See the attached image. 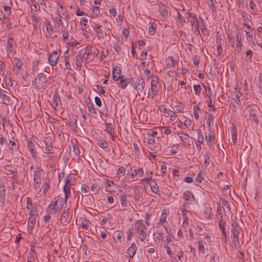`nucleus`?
<instances>
[{
  "mask_svg": "<svg viewBox=\"0 0 262 262\" xmlns=\"http://www.w3.org/2000/svg\"><path fill=\"white\" fill-rule=\"evenodd\" d=\"M191 60L192 61L193 63L194 64V66L198 67V65L200 61V57L198 56L194 55L192 56Z\"/></svg>",
  "mask_w": 262,
  "mask_h": 262,
  "instance_id": "338daca9",
  "label": "nucleus"
},
{
  "mask_svg": "<svg viewBox=\"0 0 262 262\" xmlns=\"http://www.w3.org/2000/svg\"><path fill=\"white\" fill-rule=\"evenodd\" d=\"M246 38L248 44L251 47L255 46L256 43L253 36V32L245 31Z\"/></svg>",
  "mask_w": 262,
  "mask_h": 262,
  "instance_id": "4468645a",
  "label": "nucleus"
},
{
  "mask_svg": "<svg viewBox=\"0 0 262 262\" xmlns=\"http://www.w3.org/2000/svg\"><path fill=\"white\" fill-rule=\"evenodd\" d=\"M42 170L39 168H36V170L34 171V181L36 184H40L41 180V173Z\"/></svg>",
  "mask_w": 262,
  "mask_h": 262,
  "instance_id": "4be33fe9",
  "label": "nucleus"
},
{
  "mask_svg": "<svg viewBox=\"0 0 262 262\" xmlns=\"http://www.w3.org/2000/svg\"><path fill=\"white\" fill-rule=\"evenodd\" d=\"M207 138V142L210 148H213L214 145V137L213 133L211 132L209 134L208 137L206 136Z\"/></svg>",
  "mask_w": 262,
  "mask_h": 262,
  "instance_id": "f704fd0d",
  "label": "nucleus"
},
{
  "mask_svg": "<svg viewBox=\"0 0 262 262\" xmlns=\"http://www.w3.org/2000/svg\"><path fill=\"white\" fill-rule=\"evenodd\" d=\"M168 212L167 211H164L162 213L161 216L159 219V223L162 225L167 230V226L168 225L167 222L166 221L167 217L168 215Z\"/></svg>",
  "mask_w": 262,
  "mask_h": 262,
  "instance_id": "6ab92c4d",
  "label": "nucleus"
},
{
  "mask_svg": "<svg viewBox=\"0 0 262 262\" xmlns=\"http://www.w3.org/2000/svg\"><path fill=\"white\" fill-rule=\"evenodd\" d=\"M216 4L217 2L216 0H209V2H208V5L212 12H215L216 10Z\"/></svg>",
  "mask_w": 262,
  "mask_h": 262,
  "instance_id": "79ce46f5",
  "label": "nucleus"
},
{
  "mask_svg": "<svg viewBox=\"0 0 262 262\" xmlns=\"http://www.w3.org/2000/svg\"><path fill=\"white\" fill-rule=\"evenodd\" d=\"M6 190L4 186H0V202L2 203H5V202Z\"/></svg>",
  "mask_w": 262,
  "mask_h": 262,
  "instance_id": "a19ab883",
  "label": "nucleus"
},
{
  "mask_svg": "<svg viewBox=\"0 0 262 262\" xmlns=\"http://www.w3.org/2000/svg\"><path fill=\"white\" fill-rule=\"evenodd\" d=\"M30 9H31V14H37V12L38 11L40 10V9H38L37 8V6L36 4H32L30 6Z\"/></svg>",
  "mask_w": 262,
  "mask_h": 262,
  "instance_id": "680f3d73",
  "label": "nucleus"
},
{
  "mask_svg": "<svg viewBox=\"0 0 262 262\" xmlns=\"http://www.w3.org/2000/svg\"><path fill=\"white\" fill-rule=\"evenodd\" d=\"M193 114H194V117L196 120L198 119L200 116V107L197 106L195 105L193 106Z\"/></svg>",
  "mask_w": 262,
  "mask_h": 262,
  "instance_id": "864d4df0",
  "label": "nucleus"
},
{
  "mask_svg": "<svg viewBox=\"0 0 262 262\" xmlns=\"http://www.w3.org/2000/svg\"><path fill=\"white\" fill-rule=\"evenodd\" d=\"M214 122V118L213 116L210 114L207 119L206 124L208 127L212 126Z\"/></svg>",
  "mask_w": 262,
  "mask_h": 262,
  "instance_id": "bf43d9fd",
  "label": "nucleus"
},
{
  "mask_svg": "<svg viewBox=\"0 0 262 262\" xmlns=\"http://www.w3.org/2000/svg\"><path fill=\"white\" fill-rule=\"evenodd\" d=\"M232 140L233 144L235 145L237 141V129L235 126H233L231 129Z\"/></svg>",
  "mask_w": 262,
  "mask_h": 262,
  "instance_id": "e433bc0d",
  "label": "nucleus"
},
{
  "mask_svg": "<svg viewBox=\"0 0 262 262\" xmlns=\"http://www.w3.org/2000/svg\"><path fill=\"white\" fill-rule=\"evenodd\" d=\"M177 134L178 135H180L179 137L182 141L188 140L189 138V135L186 133H184L182 131L178 132Z\"/></svg>",
  "mask_w": 262,
  "mask_h": 262,
  "instance_id": "052dcab7",
  "label": "nucleus"
},
{
  "mask_svg": "<svg viewBox=\"0 0 262 262\" xmlns=\"http://www.w3.org/2000/svg\"><path fill=\"white\" fill-rule=\"evenodd\" d=\"M167 66L175 68L178 66V60L172 57H168L166 59Z\"/></svg>",
  "mask_w": 262,
  "mask_h": 262,
  "instance_id": "c756f323",
  "label": "nucleus"
},
{
  "mask_svg": "<svg viewBox=\"0 0 262 262\" xmlns=\"http://www.w3.org/2000/svg\"><path fill=\"white\" fill-rule=\"evenodd\" d=\"M158 81L157 77H155L151 78V88L150 89V91L148 93V97H150L151 96V98H154V96H155L156 93L158 92Z\"/></svg>",
  "mask_w": 262,
  "mask_h": 262,
  "instance_id": "0eeeda50",
  "label": "nucleus"
},
{
  "mask_svg": "<svg viewBox=\"0 0 262 262\" xmlns=\"http://www.w3.org/2000/svg\"><path fill=\"white\" fill-rule=\"evenodd\" d=\"M200 26L202 33L204 35L208 34V30L205 25V22L202 17L200 18Z\"/></svg>",
  "mask_w": 262,
  "mask_h": 262,
  "instance_id": "a18cd8bd",
  "label": "nucleus"
},
{
  "mask_svg": "<svg viewBox=\"0 0 262 262\" xmlns=\"http://www.w3.org/2000/svg\"><path fill=\"white\" fill-rule=\"evenodd\" d=\"M105 125V130L110 135L113 134V132H115L113 124L111 123L104 122Z\"/></svg>",
  "mask_w": 262,
  "mask_h": 262,
  "instance_id": "58836bf2",
  "label": "nucleus"
},
{
  "mask_svg": "<svg viewBox=\"0 0 262 262\" xmlns=\"http://www.w3.org/2000/svg\"><path fill=\"white\" fill-rule=\"evenodd\" d=\"M91 27L96 33V36L98 39L103 38V33L102 32L101 26L96 23L91 22Z\"/></svg>",
  "mask_w": 262,
  "mask_h": 262,
  "instance_id": "9d476101",
  "label": "nucleus"
},
{
  "mask_svg": "<svg viewBox=\"0 0 262 262\" xmlns=\"http://www.w3.org/2000/svg\"><path fill=\"white\" fill-rule=\"evenodd\" d=\"M45 144V149L47 151H50L52 149V146L51 144V139L49 138H46L44 140Z\"/></svg>",
  "mask_w": 262,
  "mask_h": 262,
  "instance_id": "37998d69",
  "label": "nucleus"
},
{
  "mask_svg": "<svg viewBox=\"0 0 262 262\" xmlns=\"http://www.w3.org/2000/svg\"><path fill=\"white\" fill-rule=\"evenodd\" d=\"M135 230L138 237L142 242H144L147 237L148 229L143 221L142 220H137L134 224Z\"/></svg>",
  "mask_w": 262,
  "mask_h": 262,
  "instance_id": "7ed1b4c3",
  "label": "nucleus"
},
{
  "mask_svg": "<svg viewBox=\"0 0 262 262\" xmlns=\"http://www.w3.org/2000/svg\"><path fill=\"white\" fill-rule=\"evenodd\" d=\"M119 80H120L119 86L122 89L126 88L128 84H132V79L128 78H125L122 77Z\"/></svg>",
  "mask_w": 262,
  "mask_h": 262,
  "instance_id": "393cba45",
  "label": "nucleus"
},
{
  "mask_svg": "<svg viewBox=\"0 0 262 262\" xmlns=\"http://www.w3.org/2000/svg\"><path fill=\"white\" fill-rule=\"evenodd\" d=\"M226 224V222L223 221V220L220 221V222H219V228H220V230L222 231V236H223L222 238H224L225 241H226V236H227V234H226V230L225 228Z\"/></svg>",
  "mask_w": 262,
  "mask_h": 262,
  "instance_id": "c85d7f7f",
  "label": "nucleus"
},
{
  "mask_svg": "<svg viewBox=\"0 0 262 262\" xmlns=\"http://www.w3.org/2000/svg\"><path fill=\"white\" fill-rule=\"evenodd\" d=\"M257 106L252 107L249 111V115L253 120L256 123H258L259 120L257 116Z\"/></svg>",
  "mask_w": 262,
  "mask_h": 262,
  "instance_id": "5701e85b",
  "label": "nucleus"
},
{
  "mask_svg": "<svg viewBox=\"0 0 262 262\" xmlns=\"http://www.w3.org/2000/svg\"><path fill=\"white\" fill-rule=\"evenodd\" d=\"M174 253L178 257L180 261H182V258L183 257V252L181 248L179 247H176L174 249Z\"/></svg>",
  "mask_w": 262,
  "mask_h": 262,
  "instance_id": "de8ad7c7",
  "label": "nucleus"
},
{
  "mask_svg": "<svg viewBox=\"0 0 262 262\" xmlns=\"http://www.w3.org/2000/svg\"><path fill=\"white\" fill-rule=\"evenodd\" d=\"M159 9L162 17L163 18H167L168 15V12L166 6L164 4H161L159 5Z\"/></svg>",
  "mask_w": 262,
  "mask_h": 262,
  "instance_id": "cd10ccee",
  "label": "nucleus"
},
{
  "mask_svg": "<svg viewBox=\"0 0 262 262\" xmlns=\"http://www.w3.org/2000/svg\"><path fill=\"white\" fill-rule=\"evenodd\" d=\"M187 20L191 23L192 27L199 26L198 20L194 14L188 12L187 14Z\"/></svg>",
  "mask_w": 262,
  "mask_h": 262,
  "instance_id": "a211bd4d",
  "label": "nucleus"
},
{
  "mask_svg": "<svg viewBox=\"0 0 262 262\" xmlns=\"http://www.w3.org/2000/svg\"><path fill=\"white\" fill-rule=\"evenodd\" d=\"M36 215H29V217L28 219V231L29 232H31L34 226L35 225L36 220H35V216Z\"/></svg>",
  "mask_w": 262,
  "mask_h": 262,
  "instance_id": "412c9836",
  "label": "nucleus"
},
{
  "mask_svg": "<svg viewBox=\"0 0 262 262\" xmlns=\"http://www.w3.org/2000/svg\"><path fill=\"white\" fill-rule=\"evenodd\" d=\"M156 31V28L155 25L151 23L149 24V28H148V32L150 35H154Z\"/></svg>",
  "mask_w": 262,
  "mask_h": 262,
  "instance_id": "13d9d810",
  "label": "nucleus"
},
{
  "mask_svg": "<svg viewBox=\"0 0 262 262\" xmlns=\"http://www.w3.org/2000/svg\"><path fill=\"white\" fill-rule=\"evenodd\" d=\"M121 69L120 68L116 66L113 68V79L115 81H118L121 77L123 76H121Z\"/></svg>",
  "mask_w": 262,
  "mask_h": 262,
  "instance_id": "b1692460",
  "label": "nucleus"
},
{
  "mask_svg": "<svg viewBox=\"0 0 262 262\" xmlns=\"http://www.w3.org/2000/svg\"><path fill=\"white\" fill-rule=\"evenodd\" d=\"M206 243L203 240L200 239L198 241V248L200 252H201L202 254H204L205 253V247Z\"/></svg>",
  "mask_w": 262,
  "mask_h": 262,
  "instance_id": "72a5a7b5",
  "label": "nucleus"
},
{
  "mask_svg": "<svg viewBox=\"0 0 262 262\" xmlns=\"http://www.w3.org/2000/svg\"><path fill=\"white\" fill-rule=\"evenodd\" d=\"M204 173L202 171L200 172L198 174V176H196L194 181V184L196 186H199V184L202 182V180L204 179Z\"/></svg>",
  "mask_w": 262,
  "mask_h": 262,
  "instance_id": "ea45409f",
  "label": "nucleus"
},
{
  "mask_svg": "<svg viewBox=\"0 0 262 262\" xmlns=\"http://www.w3.org/2000/svg\"><path fill=\"white\" fill-rule=\"evenodd\" d=\"M52 105L56 110H60L61 108V103L60 97L58 96H54Z\"/></svg>",
  "mask_w": 262,
  "mask_h": 262,
  "instance_id": "bb28decb",
  "label": "nucleus"
},
{
  "mask_svg": "<svg viewBox=\"0 0 262 262\" xmlns=\"http://www.w3.org/2000/svg\"><path fill=\"white\" fill-rule=\"evenodd\" d=\"M198 140L195 142L196 146L199 151H200L202 149V144L204 142V137L203 135L201 132L198 133Z\"/></svg>",
  "mask_w": 262,
  "mask_h": 262,
  "instance_id": "aec40b11",
  "label": "nucleus"
},
{
  "mask_svg": "<svg viewBox=\"0 0 262 262\" xmlns=\"http://www.w3.org/2000/svg\"><path fill=\"white\" fill-rule=\"evenodd\" d=\"M193 90L195 95H199L201 94L202 91V88L200 84H195L193 85Z\"/></svg>",
  "mask_w": 262,
  "mask_h": 262,
  "instance_id": "e2e57ef3",
  "label": "nucleus"
},
{
  "mask_svg": "<svg viewBox=\"0 0 262 262\" xmlns=\"http://www.w3.org/2000/svg\"><path fill=\"white\" fill-rule=\"evenodd\" d=\"M91 189L94 194H96L98 192L100 189V186L98 183H93L91 186Z\"/></svg>",
  "mask_w": 262,
  "mask_h": 262,
  "instance_id": "6e6d98bb",
  "label": "nucleus"
},
{
  "mask_svg": "<svg viewBox=\"0 0 262 262\" xmlns=\"http://www.w3.org/2000/svg\"><path fill=\"white\" fill-rule=\"evenodd\" d=\"M148 183L150 186L152 192L156 194H159V189L157 183L153 180H150Z\"/></svg>",
  "mask_w": 262,
  "mask_h": 262,
  "instance_id": "2f4dec72",
  "label": "nucleus"
},
{
  "mask_svg": "<svg viewBox=\"0 0 262 262\" xmlns=\"http://www.w3.org/2000/svg\"><path fill=\"white\" fill-rule=\"evenodd\" d=\"M177 111L178 113H183L185 110V105L182 103H178L177 105H175Z\"/></svg>",
  "mask_w": 262,
  "mask_h": 262,
  "instance_id": "5fc2aeb1",
  "label": "nucleus"
},
{
  "mask_svg": "<svg viewBox=\"0 0 262 262\" xmlns=\"http://www.w3.org/2000/svg\"><path fill=\"white\" fill-rule=\"evenodd\" d=\"M234 93L235 94V97L236 98H240L241 97V87L238 85V83H236V85L234 88Z\"/></svg>",
  "mask_w": 262,
  "mask_h": 262,
  "instance_id": "8fccbe9b",
  "label": "nucleus"
},
{
  "mask_svg": "<svg viewBox=\"0 0 262 262\" xmlns=\"http://www.w3.org/2000/svg\"><path fill=\"white\" fill-rule=\"evenodd\" d=\"M4 169L7 172H10L12 174L16 175L17 173L16 170L11 165H7L5 166Z\"/></svg>",
  "mask_w": 262,
  "mask_h": 262,
  "instance_id": "603ef678",
  "label": "nucleus"
},
{
  "mask_svg": "<svg viewBox=\"0 0 262 262\" xmlns=\"http://www.w3.org/2000/svg\"><path fill=\"white\" fill-rule=\"evenodd\" d=\"M145 139L146 140L147 143L148 147L152 150H154L156 149V146L155 144L156 143L155 138L151 136L149 134H147L145 137Z\"/></svg>",
  "mask_w": 262,
  "mask_h": 262,
  "instance_id": "ddd939ff",
  "label": "nucleus"
},
{
  "mask_svg": "<svg viewBox=\"0 0 262 262\" xmlns=\"http://www.w3.org/2000/svg\"><path fill=\"white\" fill-rule=\"evenodd\" d=\"M48 81L46 75L43 73H39L35 79L36 87L39 89H45Z\"/></svg>",
  "mask_w": 262,
  "mask_h": 262,
  "instance_id": "39448f33",
  "label": "nucleus"
},
{
  "mask_svg": "<svg viewBox=\"0 0 262 262\" xmlns=\"http://www.w3.org/2000/svg\"><path fill=\"white\" fill-rule=\"evenodd\" d=\"M226 35L229 45L232 48H234L235 51L239 52L241 48L243 46L242 36L241 33L239 32H236L235 39L234 35L231 31H228L226 32Z\"/></svg>",
  "mask_w": 262,
  "mask_h": 262,
  "instance_id": "f03ea898",
  "label": "nucleus"
},
{
  "mask_svg": "<svg viewBox=\"0 0 262 262\" xmlns=\"http://www.w3.org/2000/svg\"><path fill=\"white\" fill-rule=\"evenodd\" d=\"M203 156L204 158V165L207 167L210 164L211 154L209 152H206Z\"/></svg>",
  "mask_w": 262,
  "mask_h": 262,
  "instance_id": "c03bdc74",
  "label": "nucleus"
},
{
  "mask_svg": "<svg viewBox=\"0 0 262 262\" xmlns=\"http://www.w3.org/2000/svg\"><path fill=\"white\" fill-rule=\"evenodd\" d=\"M58 59L59 55L57 51H53L49 55L48 63L52 67L55 66L58 63Z\"/></svg>",
  "mask_w": 262,
  "mask_h": 262,
  "instance_id": "6e6552de",
  "label": "nucleus"
},
{
  "mask_svg": "<svg viewBox=\"0 0 262 262\" xmlns=\"http://www.w3.org/2000/svg\"><path fill=\"white\" fill-rule=\"evenodd\" d=\"M116 236L118 241L122 242L124 239V234L122 231L116 232Z\"/></svg>",
  "mask_w": 262,
  "mask_h": 262,
  "instance_id": "774afa93",
  "label": "nucleus"
},
{
  "mask_svg": "<svg viewBox=\"0 0 262 262\" xmlns=\"http://www.w3.org/2000/svg\"><path fill=\"white\" fill-rule=\"evenodd\" d=\"M61 33L62 34V38L63 41H68L69 38V30L67 27L65 26H63L62 27V29L61 31Z\"/></svg>",
  "mask_w": 262,
  "mask_h": 262,
  "instance_id": "c9c22d12",
  "label": "nucleus"
},
{
  "mask_svg": "<svg viewBox=\"0 0 262 262\" xmlns=\"http://www.w3.org/2000/svg\"><path fill=\"white\" fill-rule=\"evenodd\" d=\"M113 46L116 52L119 54L120 53V51L121 50V47L119 45V42L117 40L113 41Z\"/></svg>",
  "mask_w": 262,
  "mask_h": 262,
  "instance_id": "0e129e2a",
  "label": "nucleus"
},
{
  "mask_svg": "<svg viewBox=\"0 0 262 262\" xmlns=\"http://www.w3.org/2000/svg\"><path fill=\"white\" fill-rule=\"evenodd\" d=\"M70 182L71 181L69 179H67L66 181V183L63 187L65 198L63 199L62 197L60 196L54 197L49 204H51L54 207H56L57 208L59 207V208L62 209L63 205L67 202V198L71 194Z\"/></svg>",
  "mask_w": 262,
  "mask_h": 262,
  "instance_id": "f257e3e1",
  "label": "nucleus"
},
{
  "mask_svg": "<svg viewBox=\"0 0 262 262\" xmlns=\"http://www.w3.org/2000/svg\"><path fill=\"white\" fill-rule=\"evenodd\" d=\"M84 62V60L81 56L77 54L76 56V66L78 70H80L82 63Z\"/></svg>",
  "mask_w": 262,
  "mask_h": 262,
  "instance_id": "49530a36",
  "label": "nucleus"
},
{
  "mask_svg": "<svg viewBox=\"0 0 262 262\" xmlns=\"http://www.w3.org/2000/svg\"><path fill=\"white\" fill-rule=\"evenodd\" d=\"M98 145L102 148H106L108 147L107 143L104 140H100L98 142Z\"/></svg>",
  "mask_w": 262,
  "mask_h": 262,
  "instance_id": "69168bd1",
  "label": "nucleus"
},
{
  "mask_svg": "<svg viewBox=\"0 0 262 262\" xmlns=\"http://www.w3.org/2000/svg\"><path fill=\"white\" fill-rule=\"evenodd\" d=\"M183 199L186 201H189L191 204L195 203V199L193 194L190 191H185L183 193Z\"/></svg>",
  "mask_w": 262,
  "mask_h": 262,
  "instance_id": "dca6fc26",
  "label": "nucleus"
},
{
  "mask_svg": "<svg viewBox=\"0 0 262 262\" xmlns=\"http://www.w3.org/2000/svg\"><path fill=\"white\" fill-rule=\"evenodd\" d=\"M8 92L0 88V98L2 103L5 105H9L11 100V97L8 95Z\"/></svg>",
  "mask_w": 262,
  "mask_h": 262,
  "instance_id": "1a4fd4ad",
  "label": "nucleus"
},
{
  "mask_svg": "<svg viewBox=\"0 0 262 262\" xmlns=\"http://www.w3.org/2000/svg\"><path fill=\"white\" fill-rule=\"evenodd\" d=\"M121 206L122 207H125L127 206V195L121 189H119L116 193Z\"/></svg>",
  "mask_w": 262,
  "mask_h": 262,
  "instance_id": "9b49d317",
  "label": "nucleus"
},
{
  "mask_svg": "<svg viewBox=\"0 0 262 262\" xmlns=\"http://www.w3.org/2000/svg\"><path fill=\"white\" fill-rule=\"evenodd\" d=\"M137 250V247L135 243H133L132 245L128 248L127 253L130 258H133Z\"/></svg>",
  "mask_w": 262,
  "mask_h": 262,
  "instance_id": "a878e982",
  "label": "nucleus"
},
{
  "mask_svg": "<svg viewBox=\"0 0 262 262\" xmlns=\"http://www.w3.org/2000/svg\"><path fill=\"white\" fill-rule=\"evenodd\" d=\"M61 209L59 207H54L51 204H49L47 209L46 212L49 215H57L58 214Z\"/></svg>",
  "mask_w": 262,
  "mask_h": 262,
  "instance_id": "f3484780",
  "label": "nucleus"
},
{
  "mask_svg": "<svg viewBox=\"0 0 262 262\" xmlns=\"http://www.w3.org/2000/svg\"><path fill=\"white\" fill-rule=\"evenodd\" d=\"M145 82L142 77H139L136 81L135 89L138 93H142L145 88Z\"/></svg>",
  "mask_w": 262,
  "mask_h": 262,
  "instance_id": "f8f14e48",
  "label": "nucleus"
},
{
  "mask_svg": "<svg viewBox=\"0 0 262 262\" xmlns=\"http://www.w3.org/2000/svg\"><path fill=\"white\" fill-rule=\"evenodd\" d=\"M9 148L11 151L13 152L17 150L18 148V146L16 145L15 141L10 140L9 142Z\"/></svg>",
  "mask_w": 262,
  "mask_h": 262,
  "instance_id": "09e8293b",
  "label": "nucleus"
},
{
  "mask_svg": "<svg viewBox=\"0 0 262 262\" xmlns=\"http://www.w3.org/2000/svg\"><path fill=\"white\" fill-rule=\"evenodd\" d=\"M204 90L206 92V95L208 96L209 100H211V97H212L213 94L212 91L211 90V88L209 86H207L206 85H204Z\"/></svg>",
  "mask_w": 262,
  "mask_h": 262,
  "instance_id": "3c124183",
  "label": "nucleus"
},
{
  "mask_svg": "<svg viewBox=\"0 0 262 262\" xmlns=\"http://www.w3.org/2000/svg\"><path fill=\"white\" fill-rule=\"evenodd\" d=\"M69 212L70 209L69 208L64 210L63 213L60 216V221L61 223L68 222Z\"/></svg>",
  "mask_w": 262,
  "mask_h": 262,
  "instance_id": "473e14b6",
  "label": "nucleus"
},
{
  "mask_svg": "<svg viewBox=\"0 0 262 262\" xmlns=\"http://www.w3.org/2000/svg\"><path fill=\"white\" fill-rule=\"evenodd\" d=\"M142 194V191L139 186H135L134 189V198L136 202H138Z\"/></svg>",
  "mask_w": 262,
  "mask_h": 262,
  "instance_id": "7c9ffc66",
  "label": "nucleus"
},
{
  "mask_svg": "<svg viewBox=\"0 0 262 262\" xmlns=\"http://www.w3.org/2000/svg\"><path fill=\"white\" fill-rule=\"evenodd\" d=\"M15 41L14 38L11 36L8 37L7 46L6 47V52L8 55H14L15 51L14 48Z\"/></svg>",
  "mask_w": 262,
  "mask_h": 262,
  "instance_id": "423d86ee",
  "label": "nucleus"
},
{
  "mask_svg": "<svg viewBox=\"0 0 262 262\" xmlns=\"http://www.w3.org/2000/svg\"><path fill=\"white\" fill-rule=\"evenodd\" d=\"M72 146H73V150L75 156H79L80 154V150L78 145L74 142H72Z\"/></svg>",
  "mask_w": 262,
  "mask_h": 262,
  "instance_id": "4d7b16f0",
  "label": "nucleus"
},
{
  "mask_svg": "<svg viewBox=\"0 0 262 262\" xmlns=\"http://www.w3.org/2000/svg\"><path fill=\"white\" fill-rule=\"evenodd\" d=\"M92 48L86 47L81 49L78 54L84 60V63L86 64L89 62L92 59Z\"/></svg>",
  "mask_w": 262,
  "mask_h": 262,
  "instance_id": "20e7f679",
  "label": "nucleus"
},
{
  "mask_svg": "<svg viewBox=\"0 0 262 262\" xmlns=\"http://www.w3.org/2000/svg\"><path fill=\"white\" fill-rule=\"evenodd\" d=\"M14 60L15 62V67L16 68V69H14V71H16V73L17 74L19 72L20 69L23 66V62L21 59L17 58H14Z\"/></svg>",
  "mask_w": 262,
  "mask_h": 262,
  "instance_id": "4c0bfd02",
  "label": "nucleus"
},
{
  "mask_svg": "<svg viewBox=\"0 0 262 262\" xmlns=\"http://www.w3.org/2000/svg\"><path fill=\"white\" fill-rule=\"evenodd\" d=\"M239 232L237 227H233L231 229V239L235 245L238 243V235Z\"/></svg>",
  "mask_w": 262,
  "mask_h": 262,
  "instance_id": "2eb2a0df",
  "label": "nucleus"
}]
</instances>
